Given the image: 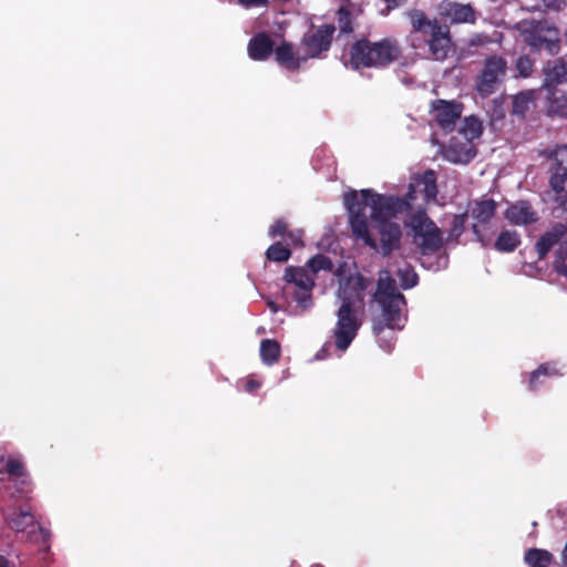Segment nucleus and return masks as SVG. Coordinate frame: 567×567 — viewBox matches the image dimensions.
Here are the masks:
<instances>
[{"label": "nucleus", "mask_w": 567, "mask_h": 567, "mask_svg": "<svg viewBox=\"0 0 567 567\" xmlns=\"http://www.w3.org/2000/svg\"><path fill=\"white\" fill-rule=\"evenodd\" d=\"M38 529H39L40 534L42 535L43 543L48 544L49 537H50V533L47 529H44L43 527H41L40 525L38 526Z\"/></svg>", "instance_id": "47"}, {"label": "nucleus", "mask_w": 567, "mask_h": 567, "mask_svg": "<svg viewBox=\"0 0 567 567\" xmlns=\"http://www.w3.org/2000/svg\"><path fill=\"white\" fill-rule=\"evenodd\" d=\"M524 560L530 567H548L554 563V556L546 549L530 548L525 553Z\"/></svg>", "instance_id": "29"}, {"label": "nucleus", "mask_w": 567, "mask_h": 567, "mask_svg": "<svg viewBox=\"0 0 567 567\" xmlns=\"http://www.w3.org/2000/svg\"><path fill=\"white\" fill-rule=\"evenodd\" d=\"M558 247L555 250V260L554 265H563L567 260V241H559Z\"/></svg>", "instance_id": "40"}, {"label": "nucleus", "mask_w": 567, "mask_h": 567, "mask_svg": "<svg viewBox=\"0 0 567 567\" xmlns=\"http://www.w3.org/2000/svg\"><path fill=\"white\" fill-rule=\"evenodd\" d=\"M550 187L555 192L558 206L567 212V145H558L553 151Z\"/></svg>", "instance_id": "10"}, {"label": "nucleus", "mask_w": 567, "mask_h": 567, "mask_svg": "<svg viewBox=\"0 0 567 567\" xmlns=\"http://www.w3.org/2000/svg\"><path fill=\"white\" fill-rule=\"evenodd\" d=\"M274 53L277 63L289 71H298L301 62L307 60L306 56L299 58L293 50V45L287 41L275 48Z\"/></svg>", "instance_id": "22"}, {"label": "nucleus", "mask_w": 567, "mask_h": 567, "mask_svg": "<svg viewBox=\"0 0 567 567\" xmlns=\"http://www.w3.org/2000/svg\"><path fill=\"white\" fill-rule=\"evenodd\" d=\"M536 100V93L533 90L523 91L513 96L512 101V113L524 117L529 111L530 105Z\"/></svg>", "instance_id": "27"}, {"label": "nucleus", "mask_w": 567, "mask_h": 567, "mask_svg": "<svg viewBox=\"0 0 567 567\" xmlns=\"http://www.w3.org/2000/svg\"><path fill=\"white\" fill-rule=\"evenodd\" d=\"M362 324L358 308L348 301L337 310V322L333 329L336 348L346 351L355 339Z\"/></svg>", "instance_id": "8"}, {"label": "nucleus", "mask_w": 567, "mask_h": 567, "mask_svg": "<svg viewBox=\"0 0 567 567\" xmlns=\"http://www.w3.org/2000/svg\"><path fill=\"white\" fill-rule=\"evenodd\" d=\"M9 526L16 532H24L28 527L34 525V516L30 508L19 507L8 514Z\"/></svg>", "instance_id": "25"}, {"label": "nucleus", "mask_w": 567, "mask_h": 567, "mask_svg": "<svg viewBox=\"0 0 567 567\" xmlns=\"http://www.w3.org/2000/svg\"><path fill=\"white\" fill-rule=\"evenodd\" d=\"M401 54L402 49L394 38H383L379 41L361 38L350 45L344 65L354 71L384 69L399 60Z\"/></svg>", "instance_id": "2"}, {"label": "nucleus", "mask_w": 567, "mask_h": 567, "mask_svg": "<svg viewBox=\"0 0 567 567\" xmlns=\"http://www.w3.org/2000/svg\"><path fill=\"white\" fill-rule=\"evenodd\" d=\"M476 154L475 145L468 140L464 142L452 140L444 151L445 158L455 164H467Z\"/></svg>", "instance_id": "16"}, {"label": "nucleus", "mask_w": 567, "mask_h": 567, "mask_svg": "<svg viewBox=\"0 0 567 567\" xmlns=\"http://www.w3.org/2000/svg\"><path fill=\"white\" fill-rule=\"evenodd\" d=\"M291 256V250L288 247L282 246L281 243H275L266 250V258L269 261L285 262Z\"/></svg>", "instance_id": "34"}, {"label": "nucleus", "mask_w": 567, "mask_h": 567, "mask_svg": "<svg viewBox=\"0 0 567 567\" xmlns=\"http://www.w3.org/2000/svg\"><path fill=\"white\" fill-rule=\"evenodd\" d=\"M555 271L567 279V265L566 262L563 265H554Z\"/></svg>", "instance_id": "46"}, {"label": "nucleus", "mask_w": 567, "mask_h": 567, "mask_svg": "<svg viewBox=\"0 0 567 567\" xmlns=\"http://www.w3.org/2000/svg\"><path fill=\"white\" fill-rule=\"evenodd\" d=\"M373 301L381 308V317L374 319L372 324L375 336H380L386 328L391 330L403 328L400 321L406 300L403 293L398 290L396 282L388 270H383L379 275Z\"/></svg>", "instance_id": "3"}, {"label": "nucleus", "mask_w": 567, "mask_h": 567, "mask_svg": "<svg viewBox=\"0 0 567 567\" xmlns=\"http://www.w3.org/2000/svg\"><path fill=\"white\" fill-rule=\"evenodd\" d=\"M505 218L513 225H529L537 220V214L528 202L519 200L506 209Z\"/></svg>", "instance_id": "20"}, {"label": "nucleus", "mask_w": 567, "mask_h": 567, "mask_svg": "<svg viewBox=\"0 0 567 567\" xmlns=\"http://www.w3.org/2000/svg\"><path fill=\"white\" fill-rule=\"evenodd\" d=\"M0 567H14V565L7 557L0 555Z\"/></svg>", "instance_id": "48"}, {"label": "nucleus", "mask_w": 567, "mask_h": 567, "mask_svg": "<svg viewBox=\"0 0 567 567\" xmlns=\"http://www.w3.org/2000/svg\"><path fill=\"white\" fill-rule=\"evenodd\" d=\"M544 89L564 86L567 81V61L557 59L547 63L544 69Z\"/></svg>", "instance_id": "21"}, {"label": "nucleus", "mask_w": 567, "mask_h": 567, "mask_svg": "<svg viewBox=\"0 0 567 567\" xmlns=\"http://www.w3.org/2000/svg\"><path fill=\"white\" fill-rule=\"evenodd\" d=\"M324 351H326V350H324V348H322V349L317 353V355H316V357H317L318 359H323V358H324V355H322L321 353H322V352H324Z\"/></svg>", "instance_id": "51"}, {"label": "nucleus", "mask_w": 567, "mask_h": 567, "mask_svg": "<svg viewBox=\"0 0 567 567\" xmlns=\"http://www.w3.org/2000/svg\"><path fill=\"white\" fill-rule=\"evenodd\" d=\"M260 386V383L256 380H249L247 381V383L245 384V390L247 392H254L256 391L257 389H259Z\"/></svg>", "instance_id": "45"}, {"label": "nucleus", "mask_w": 567, "mask_h": 567, "mask_svg": "<svg viewBox=\"0 0 567 567\" xmlns=\"http://www.w3.org/2000/svg\"><path fill=\"white\" fill-rule=\"evenodd\" d=\"M563 560L567 564V540L563 550Z\"/></svg>", "instance_id": "50"}, {"label": "nucleus", "mask_w": 567, "mask_h": 567, "mask_svg": "<svg viewBox=\"0 0 567 567\" xmlns=\"http://www.w3.org/2000/svg\"><path fill=\"white\" fill-rule=\"evenodd\" d=\"M19 481L18 491L22 494H28L31 491V481L29 475L27 474V482L22 483V478H17Z\"/></svg>", "instance_id": "43"}, {"label": "nucleus", "mask_w": 567, "mask_h": 567, "mask_svg": "<svg viewBox=\"0 0 567 567\" xmlns=\"http://www.w3.org/2000/svg\"><path fill=\"white\" fill-rule=\"evenodd\" d=\"M288 225L284 219H277L269 228V236L275 238L287 233Z\"/></svg>", "instance_id": "39"}, {"label": "nucleus", "mask_w": 567, "mask_h": 567, "mask_svg": "<svg viewBox=\"0 0 567 567\" xmlns=\"http://www.w3.org/2000/svg\"><path fill=\"white\" fill-rule=\"evenodd\" d=\"M546 112L550 117L567 118V87L546 89Z\"/></svg>", "instance_id": "18"}, {"label": "nucleus", "mask_w": 567, "mask_h": 567, "mask_svg": "<svg viewBox=\"0 0 567 567\" xmlns=\"http://www.w3.org/2000/svg\"><path fill=\"white\" fill-rule=\"evenodd\" d=\"M396 275L402 289H411L419 282V276L413 269H399Z\"/></svg>", "instance_id": "37"}, {"label": "nucleus", "mask_w": 567, "mask_h": 567, "mask_svg": "<svg viewBox=\"0 0 567 567\" xmlns=\"http://www.w3.org/2000/svg\"><path fill=\"white\" fill-rule=\"evenodd\" d=\"M560 375L558 369L551 363H543L529 374L528 389L533 392L538 391L543 377Z\"/></svg>", "instance_id": "30"}, {"label": "nucleus", "mask_w": 567, "mask_h": 567, "mask_svg": "<svg viewBox=\"0 0 567 567\" xmlns=\"http://www.w3.org/2000/svg\"><path fill=\"white\" fill-rule=\"evenodd\" d=\"M336 27L322 24L315 32L303 35L301 43L307 50L306 59H316L330 50Z\"/></svg>", "instance_id": "11"}, {"label": "nucleus", "mask_w": 567, "mask_h": 567, "mask_svg": "<svg viewBox=\"0 0 567 567\" xmlns=\"http://www.w3.org/2000/svg\"><path fill=\"white\" fill-rule=\"evenodd\" d=\"M546 6H547V8L559 11L563 9V7L566 6V1L565 0H551V1L546 2Z\"/></svg>", "instance_id": "44"}, {"label": "nucleus", "mask_w": 567, "mask_h": 567, "mask_svg": "<svg viewBox=\"0 0 567 567\" xmlns=\"http://www.w3.org/2000/svg\"><path fill=\"white\" fill-rule=\"evenodd\" d=\"M372 279L367 278L362 274L350 275L340 285L339 298L341 303L348 301L350 305L355 306V302L363 301V292L371 286Z\"/></svg>", "instance_id": "14"}, {"label": "nucleus", "mask_w": 567, "mask_h": 567, "mask_svg": "<svg viewBox=\"0 0 567 567\" xmlns=\"http://www.w3.org/2000/svg\"><path fill=\"white\" fill-rule=\"evenodd\" d=\"M567 228L563 224H557L551 230L545 233L536 243L538 258L543 259L549 250L557 245L565 236Z\"/></svg>", "instance_id": "23"}, {"label": "nucleus", "mask_w": 567, "mask_h": 567, "mask_svg": "<svg viewBox=\"0 0 567 567\" xmlns=\"http://www.w3.org/2000/svg\"><path fill=\"white\" fill-rule=\"evenodd\" d=\"M420 188L424 193L426 200L434 199L437 195L436 174L433 169H426L423 174L414 177V182L410 184L409 190Z\"/></svg>", "instance_id": "24"}, {"label": "nucleus", "mask_w": 567, "mask_h": 567, "mask_svg": "<svg viewBox=\"0 0 567 567\" xmlns=\"http://www.w3.org/2000/svg\"><path fill=\"white\" fill-rule=\"evenodd\" d=\"M460 132L464 134L465 140L473 142L482 134V123L473 116L465 117Z\"/></svg>", "instance_id": "33"}, {"label": "nucleus", "mask_w": 567, "mask_h": 567, "mask_svg": "<svg viewBox=\"0 0 567 567\" xmlns=\"http://www.w3.org/2000/svg\"><path fill=\"white\" fill-rule=\"evenodd\" d=\"M441 14L451 23H475L476 12L470 3L446 2L441 6Z\"/></svg>", "instance_id": "17"}, {"label": "nucleus", "mask_w": 567, "mask_h": 567, "mask_svg": "<svg viewBox=\"0 0 567 567\" xmlns=\"http://www.w3.org/2000/svg\"><path fill=\"white\" fill-rule=\"evenodd\" d=\"M496 208V202L492 198H487L474 202L470 210L471 216L476 220V223L472 225V231L476 236L477 241L484 247L489 244V239L484 237L480 225L487 224L495 216Z\"/></svg>", "instance_id": "15"}, {"label": "nucleus", "mask_w": 567, "mask_h": 567, "mask_svg": "<svg viewBox=\"0 0 567 567\" xmlns=\"http://www.w3.org/2000/svg\"><path fill=\"white\" fill-rule=\"evenodd\" d=\"M338 27L341 33H351L353 31L351 12L341 7L337 12Z\"/></svg>", "instance_id": "38"}, {"label": "nucleus", "mask_w": 567, "mask_h": 567, "mask_svg": "<svg viewBox=\"0 0 567 567\" xmlns=\"http://www.w3.org/2000/svg\"><path fill=\"white\" fill-rule=\"evenodd\" d=\"M390 8H396L403 4L406 0H386Z\"/></svg>", "instance_id": "49"}, {"label": "nucleus", "mask_w": 567, "mask_h": 567, "mask_svg": "<svg viewBox=\"0 0 567 567\" xmlns=\"http://www.w3.org/2000/svg\"><path fill=\"white\" fill-rule=\"evenodd\" d=\"M275 42L266 32H259L254 35L248 42V55L254 61H265L272 53Z\"/></svg>", "instance_id": "19"}, {"label": "nucleus", "mask_w": 567, "mask_h": 567, "mask_svg": "<svg viewBox=\"0 0 567 567\" xmlns=\"http://www.w3.org/2000/svg\"><path fill=\"white\" fill-rule=\"evenodd\" d=\"M492 40L487 34L484 33H475L468 40L470 47H483L491 43Z\"/></svg>", "instance_id": "41"}, {"label": "nucleus", "mask_w": 567, "mask_h": 567, "mask_svg": "<svg viewBox=\"0 0 567 567\" xmlns=\"http://www.w3.org/2000/svg\"><path fill=\"white\" fill-rule=\"evenodd\" d=\"M282 292L291 297L298 307L307 310L312 306L311 292L315 288V277L305 267L289 266L285 269Z\"/></svg>", "instance_id": "7"}, {"label": "nucleus", "mask_w": 567, "mask_h": 567, "mask_svg": "<svg viewBox=\"0 0 567 567\" xmlns=\"http://www.w3.org/2000/svg\"><path fill=\"white\" fill-rule=\"evenodd\" d=\"M414 190H408L404 197L377 194L372 189L360 193L351 190L344 194V205L349 212V223L355 240H361L369 248L377 250L378 241L369 230L365 208H371V219L375 224L390 220L398 215L413 212Z\"/></svg>", "instance_id": "1"}, {"label": "nucleus", "mask_w": 567, "mask_h": 567, "mask_svg": "<svg viewBox=\"0 0 567 567\" xmlns=\"http://www.w3.org/2000/svg\"><path fill=\"white\" fill-rule=\"evenodd\" d=\"M374 228L380 237L375 251L380 252L383 257H389L393 251L400 249L402 229L398 223L383 220L381 224H375Z\"/></svg>", "instance_id": "13"}, {"label": "nucleus", "mask_w": 567, "mask_h": 567, "mask_svg": "<svg viewBox=\"0 0 567 567\" xmlns=\"http://www.w3.org/2000/svg\"><path fill=\"white\" fill-rule=\"evenodd\" d=\"M404 226L411 230L413 243L423 256L435 254L445 245L443 231L424 207L413 210L404 220Z\"/></svg>", "instance_id": "5"}, {"label": "nucleus", "mask_w": 567, "mask_h": 567, "mask_svg": "<svg viewBox=\"0 0 567 567\" xmlns=\"http://www.w3.org/2000/svg\"><path fill=\"white\" fill-rule=\"evenodd\" d=\"M463 111L462 103L455 101H446L437 99L431 104V112L437 125L446 131L454 130L457 120H460Z\"/></svg>", "instance_id": "12"}, {"label": "nucleus", "mask_w": 567, "mask_h": 567, "mask_svg": "<svg viewBox=\"0 0 567 567\" xmlns=\"http://www.w3.org/2000/svg\"><path fill=\"white\" fill-rule=\"evenodd\" d=\"M268 0H238V3L245 8L264 6Z\"/></svg>", "instance_id": "42"}, {"label": "nucleus", "mask_w": 567, "mask_h": 567, "mask_svg": "<svg viewBox=\"0 0 567 567\" xmlns=\"http://www.w3.org/2000/svg\"><path fill=\"white\" fill-rule=\"evenodd\" d=\"M260 358L267 365L277 363L281 355L280 343L275 339H264L260 342Z\"/></svg>", "instance_id": "26"}, {"label": "nucleus", "mask_w": 567, "mask_h": 567, "mask_svg": "<svg viewBox=\"0 0 567 567\" xmlns=\"http://www.w3.org/2000/svg\"><path fill=\"white\" fill-rule=\"evenodd\" d=\"M468 217V212H465L463 214H456L453 216L451 228L449 231V235L445 240V245L453 244L458 245L460 244V237L465 231V224Z\"/></svg>", "instance_id": "31"}, {"label": "nucleus", "mask_w": 567, "mask_h": 567, "mask_svg": "<svg viewBox=\"0 0 567 567\" xmlns=\"http://www.w3.org/2000/svg\"><path fill=\"white\" fill-rule=\"evenodd\" d=\"M534 60L527 55H519L515 61V71L517 72V76L528 78L534 72Z\"/></svg>", "instance_id": "35"}, {"label": "nucleus", "mask_w": 567, "mask_h": 567, "mask_svg": "<svg viewBox=\"0 0 567 567\" xmlns=\"http://www.w3.org/2000/svg\"><path fill=\"white\" fill-rule=\"evenodd\" d=\"M410 17L412 31L422 35L432 59L444 61L452 49L450 28L429 19L421 10H413Z\"/></svg>", "instance_id": "4"}, {"label": "nucleus", "mask_w": 567, "mask_h": 567, "mask_svg": "<svg viewBox=\"0 0 567 567\" xmlns=\"http://www.w3.org/2000/svg\"><path fill=\"white\" fill-rule=\"evenodd\" d=\"M507 71V62L501 55L485 59L483 69L476 78L475 89L482 97L494 94L503 82Z\"/></svg>", "instance_id": "9"}, {"label": "nucleus", "mask_w": 567, "mask_h": 567, "mask_svg": "<svg viewBox=\"0 0 567 567\" xmlns=\"http://www.w3.org/2000/svg\"><path fill=\"white\" fill-rule=\"evenodd\" d=\"M520 245V236L515 230H503L499 233L494 247L501 252H512Z\"/></svg>", "instance_id": "28"}, {"label": "nucleus", "mask_w": 567, "mask_h": 567, "mask_svg": "<svg viewBox=\"0 0 567 567\" xmlns=\"http://www.w3.org/2000/svg\"><path fill=\"white\" fill-rule=\"evenodd\" d=\"M306 266L307 270L310 271L312 276L317 275L320 270L332 271L333 269L332 260L323 254H317L311 257Z\"/></svg>", "instance_id": "32"}, {"label": "nucleus", "mask_w": 567, "mask_h": 567, "mask_svg": "<svg viewBox=\"0 0 567 567\" xmlns=\"http://www.w3.org/2000/svg\"><path fill=\"white\" fill-rule=\"evenodd\" d=\"M6 472L10 477L22 478V483L27 482V471L21 461L9 457L6 463Z\"/></svg>", "instance_id": "36"}, {"label": "nucleus", "mask_w": 567, "mask_h": 567, "mask_svg": "<svg viewBox=\"0 0 567 567\" xmlns=\"http://www.w3.org/2000/svg\"><path fill=\"white\" fill-rule=\"evenodd\" d=\"M523 42L534 53L557 55L560 51V32L546 20H524L519 23Z\"/></svg>", "instance_id": "6"}]
</instances>
